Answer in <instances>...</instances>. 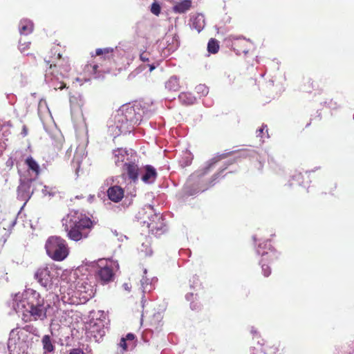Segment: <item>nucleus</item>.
<instances>
[{"instance_id":"1","label":"nucleus","mask_w":354,"mask_h":354,"mask_svg":"<svg viewBox=\"0 0 354 354\" xmlns=\"http://www.w3.org/2000/svg\"><path fill=\"white\" fill-rule=\"evenodd\" d=\"M53 301H46L38 292L28 288L23 295L17 293L15 295L12 306L25 322L44 320L47 317L55 315L59 310L56 304L58 296L53 295Z\"/></svg>"},{"instance_id":"2","label":"nucleus","mask_w":354,"mask_h":354,"mask_svg":"<svg viewBox=\"0 0 354 354\" xmlns=\"http://www.w3.org/2000/svg\"><path fill=\"white\" fill-rule=\"evenodd\" d=\"M153 110L148 109L145 104L136 102L122 105L115 116V127L120 133H130L135 125H138L143 118H149Z\"/></svg>"},{"instance_id":"3","label":"nucleus","mask_w":354,"mask_h":354,"mask_svg":"<svg viewBox=\"0 0 354 354\" xmlns=\"http://www.w3.org/2000/svg\"><path fill=\"white\" fill-rule=\"evenodd\" d=\"M64 230L71 240L79 241L88 237L93 227L91 220L79 212L72 210L62 219Z\"/></svg>"},{"instance_id":"4","label":"nucleus","mask_w":354,"mask_h":354,"mask_svg":"<svg viewBox=\"0 0 354 354\" xmlns=\"http://www.w3.org/2000/svg\"><path fill=\"white\" fill-rule=\"evenodd\" d=\"M50 64V67L46 70L45 74V81L50 87L55 90L63 89L66 87V83L64 80L68 77V72L71 70L70 65L68 63L62 64L60 53L57 54V57L52 61H46Z\"/></svg>"},{"instance_id":"5","label":"nucleus","mask_w":354,"mask_h":354,"mask_svg":"<svg viewBox=\"0 0 354 354\" xmlns=\"http://www.w3.org/2000/svg\"><path fill=\"white\" fill-rule=\"evenodd\" d=\"M62 294V299L64 303L77 304L91 299L95 295V290L91 284L78 282L74 287L71 285L67 292H63Z\"/></svg>"},{"instance_id":"6","label":"nucleus","mask_w":354,"mask_h":354,"mask_svg":"<svg viewBox=\"0 0 354 354\" xmlns=\"http://www.w3.org/2000/svg\"><path fill=\"white\" fill-rule=\"evenodd\" d=\"M140 223L147 224L149 232L156 236H159L165 232V223L162 216L156 212L151 205H145V207L139 212Z\"/></svg>"},{"instance_id":"7","label":"nucleus","mask_w":354,"mask_h":354,"mask_svg":"<svg viewBox=\"0 0 354 354\" xmlns=\"http://www.w3.org/2000/svg\"><path fill=\"white\" fill-rule=\"evenodd\" d=\"M45 248L47 254L55 261H62L68 254L66 241L59 236L48 238Z\"/></svg>"},{"instance_id":"8","label":"nucleus","mask_w":354,"mask_h":354,"mask_svg":"<svg viewBox=\"0 0 354 354\" xmlns=\"http://www.w3.org/2000/svg\"><path fill=\"white\" fill-rule=\"evenodd\" d=\"M257 253L262 257L260 265L263 275L267 277L271 274V269L266 263L277 259L279 256L278 253L268 243V241H263L258 245Z\"/></svg>"},{"instance_id":"9","label":"nucleus","mask_w":354,"mask_h":354,"mask_svg":"<svg viewBox=\"0 0 354 354\" xmlns=\"http://www.w3.org/2000/svg\"><path fill=\"white\" fill-rule=\"evenodd\" d=\"M118 268V263L107 259H100L97 262L95 277L103 283L111 281L114 277L113 267Z\"/></svg>"},{"instance_id":"10","label":"nucleus","mask_w":354,"mask_h":354,"mask_svg":"<svg viewBox=\"0 0 354 354\" xmlns=\"http://www.w3.org/2000/svg\"><path fill=\"white\" fill-rule=\"evenodd\" d=\"M26 337L27 335L24 331L12 330L10 333L8 339V348H11L13 347L18 353L26 352L28 348L26 341Z\"/></svg>"},{"instance_id":"11","label":"nucleus","mask_w":354,"mask_h":354,"mask_svg":"<svg viewBox=\"0 0 354 354\" xmlns=\"http://www.w3.org/2000/svg\"><path fill=\"white\" fill-rule=\"evenodd\" d=\"M34 181L33 178H29L25 176L20 178V184L17 188V198L24 201V205H26L34 193L35 189L32 187Z\"/></svg>"},{"instance_id":"12","label":"nucleus","mask_w":354,"mask_h":354,"mask_svg":"<svg viewBox=\"0 0 354 354\" xmlns=\"http://www.w3.org/2000/svg\"><path fill=\"white\" fill-rule=\"evenodd\" d=\"M114 161L117 166H126V163L131 162V160H137L136 153L131 149L118 148L113 151Z\"/></svg>"},{"instance_id":"13","label":"nucleus","mask_w":354,"mask_h":354,"mask_svg":"<svg viewBox=\"0 0 354 354\" xmlns=\"http://www.w3.org/2000/svg\"><path fill=\"white\" fill-rule=\"evenodd\" d=\"M50 269L48 266L41 267L35 273V278L37 282L47 290L53 286V276Z\"/></svg>"},{"instance_id":"14","label":"nucleus","mask_w":354,"mask_h":354,"mask_svg":"<svg viewBox=\"0 0 354 354\" xmlns=\"http://www.w3.org/2000/svg\"><path fill=\"white\" fill-rule=\"evenodd\" d=\"M123 176H127L131 183H137L140 178L141 166L138 164L137 160H131V162L126 163V166L123 167Z\"/></svg>"},{"instance_id":"15","label":"nucleus","mask_w":354,"mask_h":354,"mask_svg":"<svg viewBox=\"0 0 354 354\" xmlns=\"http://www.w3.org/2000/svg\"><path fill=\"white\" fill-rule=\"evenodd\" d=\"M156 169L151 165L141 166L140 178L145 184H153L157 178Z\"/></svg>"},{"instance_id":"16","label":"nucleus","mask_w":354,"mask_h":354,"mask_svg":"<svg viewBox=\"0 0 354 354\" xmlns=\"http://www.w3.org/2000/svg\"><path fill=\"white\" fill-rule=\"evenodd\" d=\"M86 153L85 151V148L83 146H79L75 153L73 159V166L75 169V173L77 175L78 172L80 170V165L82 160L84 158L86 157Z\"/></svg>"},{"instance_id":"17","label":"nucleus","mask_w":354,"mask_h":354,"mask_svg":"<svg viewBox=\"0 0 354 354\" xmlns=\"http://www.w3.org/2000/svg\"><path fill=\"white\" fill-rule=\"evenodd\" d=\"M107 195L111 201L118 203L124 197V190L120 186L114 185L108 189Z\"/></svg>"},{"instance_id":"18","label":"nucleus","mask_w":354,"mask_h":354,"mask_svg":"<svg viewBox=\"0 0 354 354\" xmlns=\"http://www.w3.org/2000/svg\"><path fill=\"white\" fill-rule=\"evenodd\" d=\"M140 59L144 63V64L140 67L145 69L146 66H148L149 72L153 71L158 66V63L153 61L149 52L144 51L141 53L140 55Z\"/></svg>"},{"instance_id":"19","label":"nucleus","mask_w":354,"mask_h":354,"mask_svg":"<svg viewBox=\"0 0 354 354\" xmlns=\"http://www.w3.org/2000/svg\"><path fill=\"white\" fill-rule=\"evenodd\" d=\"M205 17L203 14H197L190 19V27L200 32L205 27Z\"/></svg>"},{"instance_id":"20","label":"nucleus","mask_w":354,"mask_h":354,"mask_svg":"<svg viewBox=\"0 0 354 354\" xmlns=\"http://www.w3.org/2000/svg\"><path fill=\"white\" fill-rule=\"evenodd\" d=\"M147 269H144V275L142 279L140 280L141 288L144 294L150 292L154 288V283L158 279L156 278H152L151 279H148L145 275L147 274Z\"/></svg>"},{"instance_id":"21","label":"nucleus","mask_w":354,"mask_h":354,"mask_svg":"<svg viewBox=\"0 0 354 354\" xmlns=\"http://www.w3.org/2000/svg\"><path fill=\"white\" fill-rule=\"evenodd\" d=\"M25 163L28 167V171L32 172V177L30 178L35 180L40 173V167L39 164L32 156L28 157L25 160Z\"/></svg>"},{"instance_id":"22","label":"nucleus","mask_w":354,"mask_h":354,"mask_svg":"<svg viewBox=\"0 0 354 354\" xmlns=\"http://www.w3.org/2000/svg\"><path fill=\"white\" fill-rule=\"evenodd\" d=\"M192 0H183L177 2L172 8L174 12L183 14L187 12L192 7Z\"/></svg>"},{"instance_id":"23","label":"nucleus","mask_w":354,"mask_h":354,"mask_svg":"<svg viewBox=\"0 0 354 354\" xmlns=\"http://www.w3.org/2000/svg\"><path fill=\"white\" fill-rule=\"evenodd\" d=\"M19 30L21 35L30 34L33 30V23L27 19L21 20L19 24Z\"/></svg>"},{"instance_id":"24","label":"nucleus","mask_w":354,"mask_h":354,"mask_svg":"<svg viewBox=\"0 0 354 354\" xmlns=\"http://www.w3.org/2000/svg\"><path fill=\"white\" fill-rule=\"evenodd\" d=\"M180 87V80L176 75L170 77L165 82V88L169 91H178Z\"/></svg>"},{"instance_id":"25","label":"nucleus","mask_w":354,"mask_h":354,"mask_svg":"<svg viewBox=\"0 0 354 354\" xmlns=\"http://www.w3.org/2000/svg\"><path fill=\"white\" fill-rule=\"evenodd\" d=\"M194 178V176H191L187 182L186 183V185L184 187V192L186 195L188 196H193L195 195L199 192H203L205 190L207 189V187H203V188H194L192 189L190 186L192 185V178Z\"/></svg>"},{"instance_id":"26","label":"nucleus","mask_w":354,"mask_h":354,"mask_svg":"<svg viewBox=\"0 0 354 354\" xmlns=\"http://www.w3.org/2000/svg\"><path fill=\"white\" fill-rule=\"evenodd\" d=\"M41 343L43 346L44 353H52L55 350V346L48 335H46L42 337Z\"/></svg>"},{"instance_id":"27","label":"nucleus","mask_w":354,"mask_h":354,"mask_svg":"<svg viewBox=\"0 0 354 354\" xmlns=\"http://www.w3.org/2000/svg\"><path fill=\"white\" fill-rule=\"evenodd\" d=\"M178 99L182 104L185 105L193 104L196 100L195 96L192 93L189 92L181 93L178 95Z\"/></svg>"},{"instance_id":"28","label":"nucleus","mask_w":354,"mask_h":354,"mask_svg":"<svg viewBox=\"0 0 354 354\" xmlns=\"http://www.w3.org/2000/svg\"><path fill=\"white\" fill-rule=\"evenodd\" d=\"M219 49V44L216 39H210L207 44V50L209 53L214 54L218 52Z\"/></svg>"},{"instance_id":"29","label":"nucleus","mask_w":354,"mask_h":354,"mask_svg":"<svg viewBox=\"0 0 354 354\" xmlns=\"http://www.w3.org/2000/svg\"><path fill=\"white\" fill-rule=\"evenodd\" d=\"M193 156L191 153L186 151L180 160V164L185 167L189 165L192 161Z\"/></svg>"},{"instance_id":"30","label":"nucleus","mask_w":354,"mask_h":354,"mask_svg":"<svg viewBox=\"0 0 354 354\" xmlns=\"http://www.w3.org/2000/svg\"><path fill=\"white\" fill-rule=\"evenodd\" d=\"M196 91L197 93L201 94L202 96H205L209 93V88L205 84H199L196 86Z\"/></svg>"},{"instance_id":"31","label":"nucleus","mask_w":354,"mask_h":354,"mask_svg":"<svg viewBox=\"0 0 354 354\" xmlns=\"http://www.w3.org/2000/svg\"><path fill=\"white\" fill-rule=\"evenodd\" d=\"M160 5L156 3V2H154L151 4V12L158 16L160 13Z\"/></svg>"},{"instance_id":"32","label":"nucleus","mask_w":354,"mask_h":354,"mask_svg":"<svg viewBox=\"0 0 354 354\" xmlns=\"http://www.w3.org/2000/svg\"><path fill=\"white\" fill-rule=\"evenodd\" d=\"M30 42L25 41L22 43L21 39L19 41V49L21 53H24L30 46Z\"/></svg>"},{"instance_id":"33","label":"nucleus","mask_w":354,"mask_h":354,"mask_svg":"<svg viewBox=\"0 0 354 354\" xmlns=\"http://www.w3.org/2000/svg\"><path fill=\"white\" fill-rule=\"evenodd\" d=\"M190 282L192 283L190 284V287L192 288H197V287H200V286H201V284L199 283L198 278L196 276H194L192 277V279L190 280Z\"/></svg>"},{"instance_id":"34","label":"nucleus","mask_w":354,"mask_h":354,"mask_svg":"<svg viewBox=\"0 0 354 354\" xmlns=\"http://www.w3.org/2000/svg\"><path fill=\"white\" fill-rule=\"evenodd\" d=\"M277 351V347L264 348L263 354H275Z\"/></svg>"},{"instance_id":"35","label":"nucleus","mask_w":354,"mask_h":354,"mask_svg":"<svg viewBox=\"0 0 354 354\" xmlns=\"http://www.w3.org/2000/svg\"><path fill=\"white\" fill-rule=\"evenodd\" d=\"M223 155H221L219 156V158H213L210 161H209V163L208 165V167L205 169L206 171H205V173L207 172V171L213 165H214L217 161H218L220 159H221L223 158Z\"/></svg>"},{"instance_id":"36","label":"nucleus","mask_w":354,"mask_h":354,"mask_svg":"<svg viewBox=\"0 0 354 354\" xmlns=\"http://www.w3.org/2000/svg\"><path fill=\"white\" fill-rule=\"evenodd\" d=\"M118 345L122 348L123 351H126L127 347L126 339L124 337L121 338Z\"/></svg>"},{"instance_id":"37","label":"nucleus","mask_w":354,"mask_h":354,"mask_svg":"<svg viewBox=\"0 0 354 354\" xmlns=\"http://www.w3.org/2000/svg\"><path fill=\"white\" fill-rule=\"evenodd\" d=\"M227 168V167H225L222 171H221L218 174H216L213 176L212 177V181L210 182V186H212L214 185V181L220 176L221 175V173L223 172V171H224L225 169Z\"/></svg>"},{"instance_id":"38","label":"nucleus","mask_w":354,"mask_h":354,"mask_svg":"<svg viewBox=\"0 0 354 354\" xmlns=\"http://www.w3.org/2000/svg\"><path fill=\"white\" fill-rule=\"evenodd\" d=\"M301 178V174L299 173L292 176V180H296V181H297L299 185H301V183H300Z\"/></svg>"},{"instance_id":"39","label":"nucleus","mask_w":354,"mask_h":354,"mask_svg":"<svg viewBox=\"0 0 354 354\" xmlns=\"http://www.w3.org/2000/svg\"><path fill=\"white\" fill-rule=\"evenodd\" d=\"M267 128L266 125H262V127L257 130V137H262V133H263L264 129Z\"/></svg>"},{"instance_id":"40","label":"nucleus","mask_w":354,"mask_h":354,"mask_svg":"<svg viewBox=\"0 0 354 354\" xmlns=\"http://www.w3.org/2000/svg\"><path fill=\"white\" fill-rule=\"evenodd\" d=\"M69 354H84L83 351L80 348H73L72 349Z\"/></svg>"},{"instance_id":"41","label":"nucleus","mask_w":354,"mask_h":354,"mask_svg":"<svg viewBox=\"0 0 354 354\" xmlns=\"http://www.w3.org/2000/svg\"><path fill=\"white\" fill-rule=\"evenodd\" d=\"M6 166H7L8 167L11 168V167L13 166V165H14V160H13V159H12V158H9L7 160V161H6Z\"/></svg>"},{"instance_id":"42","label":"nucleus","mask_w":354,"mask_h":354,"mask_svg":"<svg viewBox=\"0 0 354 354\" xmlns=\"http://www.w3.org/2000/svg\"><path fill=\"white\" fill-rule=\"evenodd\" d=\"M140 71H141L140 67V68H137L134 72L131 73L129 75L128 78L130 80V79H131V78L134 77L136 76V74H135V73H140Z\"/></svg>"},{"instance_id":"43","label":"nucleus","mask_w":354,"mask_h":354,"mask_svg":"<svg viewBox=\"0 0 354 354\" xmlns=\"http://www.w3.org/2000/svg\"><path fill=\"white\" fill-rule=\"evenodd\" d=\"M126 339V341L127 340H133L134 338H135V335L133 334V333H128L127 335H126V337H124Z\"/></svg>"},{"instance_id":"44","label":"nucleus","mask_w":354,"mask_h":354,"mask_svg":"<svg viewBox=\"0 0 354 354\" xmlns=\"http://www.w3.org/2000/svg\"><path fill=\"white\" fill-rule=\"evenodd\" d=\"M96 330L97 331L98 335L100 337H102L105 335V330H104V327H102V328H100L99 330L97 328Z\"/></svg>"},{"instance_id":"45","label":"nucleus","mask_w":354,"mask_h":354,"mask_svg":"<svg viewBox=\"0 0 354 354\" xmlns=\"http://www.w3.org/2000/svg\"><path fill=\"white\" fill-rule=\"evenodd\" d=\"M6 145L5 142H0V156L3 153V150L6 149Z\"/></svg>"},{"instance_id":"46","label":"nucleus","mask_w":354,"mask_h":354,"mask_svg":"<svg viewBox=\"0 0 354 354\" xmlns=\"http://www.w3.org/2000/svg\"><path fill=\"white\" fill-rule=\"evenodd\" d=\"M190 308L192 309V310H197L199 308V306L197 304H195L194 302H192L190 304Z\"/></svg>"},{"instance_id":"47","label":"nucleus","mask_w":354,"mask_h":354,"mask_svg":"<svg viewBox=\"0 0 354 354\" xmlns=\"http://www.w3.org/2000/svg\"><path fill=\"white\" fill-rule=\"evenodd\" d=\"M42 192L45 195H46V194L51 195V194L48 190V187L47 186H44V188L42 189Z\"/></svg>"},{"instance_id":"48","label":"nucleus","mask_w":354,"mask_h":354,"mask_svg":"<svg viewBox=\"0 0 354 354\" xmlns=\"http://www.w3.org/2000/svg\"><path fill=\"white\" fill-rule=\"evenodd\" d=\"M194 297V293L190 292L186 295L185 298L187 301H189Z\"/></svg>"},{"instance_id":"49","label":"nucleus","mask_w":354,"mask_h":354,"mask_svg":"<svg viewBox=\"0 0 354 354\" xmlns=\"http://www.w3.org/2000/svg\"><path fill=\"white\" fill-rule=\"evenodd\" d=\"M102 50H104V54H108V53H110L113 51V48H103Z\"/></svg>"},{"instance_id":"50","label":"nucleus","mask_w":354,"mask_h":354,"mask_svg":"<svg viewBox=\"0 0 354 354\" xmlns=\"http://www.w3.org/2000/svg\"><path fill=\"white\" fill-rule=\"evenodd\" d=\"M104 54V50H102V48H97L96 50V55H101Z\"/></svg>"},{"instance_id":"51","label":"nucleus","mask_w":354,"mask_h":354,"mask_svg":"<svg viewBox=\"0 0 354 354\" xmlns=\"http://www.w3.org/2000/svg\"><path fill=\"white\" fill-rule=\"evenodd\" d=\"M123 287L126 290H128L129 291L130 290V286H129L128 283H125L123 284Z\"/></svg>"},{"instance_id":"52","label":"nucleus","mask_w":354,"mask_h":354,"mask_svg":"<svg viewBox=\"0 0 354 354\" xmlns=\"http://www.w3.org/2000/svg\"><path fill=\"white\" fill-rule=\"evenodd\" d=\"M90 67H91V68H92V69H93V72L94 73H95V72H96V71H97V68H98V66H97V65H96V64H95V65H93V66H91Z\"/></svg>"},{"instance_id":"53","label":"nucleus","mask_w":354,"mask_h":354,"mask_svg":"<svg viewBox=\"0 0 354 354\" xmlns=\"http://www.w3.org/2000/svg\"><path fill=\"white\" fill-rule=\"evenodd\" d=\"M22 133L24 134V136L27 135V130L26 129V127H24Z\"/></svg>"},{"instance_id":"54","label":"nucleus","mask_w":354,"mask_h":354,"mask_svg":"<svg viewBox=\"0 0 354 354\" xmlns=\"http://www.w3.org/2000/svg\"><path fill=\"white\" fill-rule=\"evenodd\" d=\"M251 333H252L253 335H257V330H255L254 329V328H252V329H251Z\"/></svg>"},{"instance_id":"55","label":"nucleus","mask_w":354,"mask_h":354,"mask_svg":"<svg viewBox=\"0 0 354 354\" xmlns=\"http://www.w3.org/2000/svg\"><path fill=\"white\" fill-rule=\"evenodd\" d=\"M95 326H96V327H97V324H95L93 325V333H95V329H94V328H95Z\"/></svg>"},{"instance_id":"56","label":"nucleus","mask_w":354,"mask_h":354,"mask_svg":"<svg viewBox=\"0 0 354 354\" xmlns=\"http://www.w3.org/2000/svg\"><path fill=\"white\" fill-rule=\"evenodd\" d=\"M253 239H254V241H256V236H253Z\"/></svg>"},{"instance_id":"57","label":"nucleus","mask_w":354,"mask_h":354,"mask_svg":"<svg viewBox=\"0 0 354 354\" xmlns=\"http://www.w3.org/2000/svg\"><path fill=\"white\" fill-rule=\"evenodd\" d=\"M148 255H151V251H150V252L149 254H147Z\"/></svg>"},{"instance_id":"58","label":"nucleus","mask_w":354,"mask_h":354,"mask_svg":"<svg viewBox=\"0 0 354 354\" xmlns=\"http://www.w3.org/2000/svg\"><path fill=\"white\" fill-rule=\"evenodd\" d=\"M76 80L77 81H80V78H78V77L76 79Z\"/></svg>"},{"instance_id":"59","label":"nucleus","mask_w":354,"mask_h":354,"mask_svg":"<svg viewBox=\"0 0 354 354\" xmlns=\"http://www.w3.org/2000/svg\"><path fill=\"white\" fill-rule=\"evenodd\" d=\"M292 185H293V183H290V186H292Z\"/></svg>"},{"instance_id":"60","label":"nucleus","mask_w":354,"mask_h":354,"mask_svg":"<svg viewBox=\"0 0 354 354\" xmlns=\"http://www.w3.org/2000/svg\"><path fill=\"white\" fill-rule=\"evenodd\" d=\"M252 354H254V353Z\"/></svg>"}]
</instances>
